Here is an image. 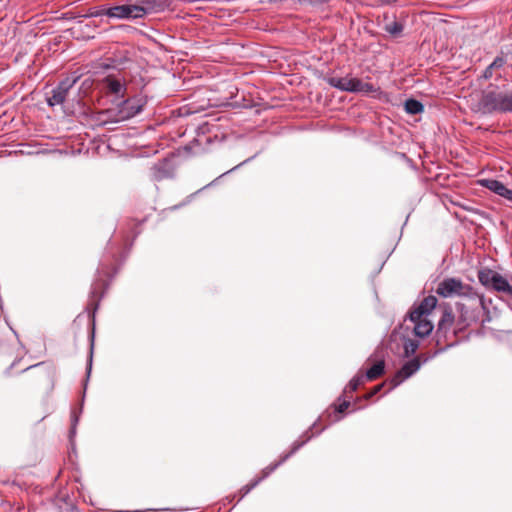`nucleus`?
<instances>
[{"instance_id":"f257e3e1","label":"nucleus","mask_w":512,"mask_h":512,"mask_svg":"<svg viewBox=\"0 0 512 512\" xmlns=\"http://www.w3.org/2000/svg\"><path fill=\"white\" fill-rule=\"evenodd\" d=\"M116 250L115 244L110 240L100 260L96 272V279L91 286L90 301L87 305V310L89 311L93 323L99 302L109 287V281L105 280L104 277L111 279L118 271V266L115 265V263L118 262Z\"/></svg>"},{"instance_id":"f03ea898","label":"nucleus","mask_w":512,"mask_h":512,"mask_svg":"<svg viewBox=\"0 0 512 512\" xmlns=\"http://www.w3.org/2000/svg\"><path fill=\"white\" fill-rule=\"evenodd\" d=\"M478 112L483 115L494 113H512V87L494 83L482 91L478 102Z\"/></svg>"},{"instance_id":"7ed1b4c3","label":"nucleus","mask_w":512,"mask_h":512,"mask_svg":"<svg viewBox=\"0 0 512 512\" xmlns=\"http://www.w3.org/2000/svg\"><path fill=\"white\" fill-rule=\"evenodd\" d=\"M436 293L443 298H464L470 302H475L478 306H482L483 309H486L485 297L483 295H479L471 285L463 283L459 278H444L438 283Z\"/></svg>"},{"instance_id":"20e7f679","label":"nucleus","mask_w":512,"mask_h":512,"mask_svg":"<svg viewBox=\"0 0 512 512\" xmlns=\"http://www.w3.org/2000/svg\"><path fill=\"white\" fill-rule=\"evenodd\" d=\"M115 107L102 111L99 114V120L106 122H121L135 117L139 114L145 105V100L141 97H131L127 99H119L114 102Z\"/></svg>"},{"instance_id":"39448f33","label":"nucleus","mask_w":512,"mask_h":512,"mask_svg":"<svg viewBox=\"0 0 512 512\" xmlns=\"http://www.w3.org/2000/svg\"><path fill=\"white\" fill-rule=\"evenodd\" d=\"M420 346L418 339L410 338L408 334L399 333L395 329L389 338L388 349L400 358H410Z\"/></svg>"},{"instance_id":"423d86ee","label":"nucleus","mask_w":512,"mask_h":512,"mask_svg":"<svg viewBox=\"0 0 512 512\" xmlns=\"http://www.w3.org/2000/svg\"><path fill=\"white\" fill-rule=\"evenodd\" d=\"M456 309L459 314L456 321L459 330H462L473 322H477L481 311L486 314L485 318L482 319V322L491 321L488 308L486 307V309H483L482 306H478L475 302H471L470 305L458 302L456 303Z\"/></svg>"},{"instance_id":"0eeeda50","label":"nucleus","mask_w":512,"mask_h":512,"mask_svg":"<svg viewBox=\"0 0 512 512\" xmlns=\"http://www.w3.org/2000/svg\"><path fill=\"white\" fill-rule=\"evenodd\" d=\"M478 280L486 288L505 293L512 297V286L508 280L498 272L484 268L478 271Z\"/></svg>"},{"instance_id":"6e6552de","label":"nucleus","mask_w":512,"mask_h":512,"mask_svg":"<svg viewBox=\"0 0 512 512\" xmlns=\"http://www.w3.org/2000/svg\"><path fill=\"white\" fill-rule=\"evenodd\" d=\"M316 426V422L312 424V426L307 430L305 431L301 437L296 440L293 444H292V447H291V450L282 455L279 459V461L273 463V464H270L268 465L267 467H265L263 470H262V475L260 477H258L257 479H261V482L266 479L272 472H274L280 465H282L284 462H286L292 455H294L301 447H303L308 441H310L313 437H314V434L311 433L310 434V431Z\"/></svg>"},{"instance_id":"1a4fd4ad","label":"nucleus","mask_w":512,"mask_h":512,"mask_svg":"<svg viewBox=\"0 0 512 512\" xmlns=\"http://www.w3.org/2000/svg\"><path fill=\"white\" fill-rule=\"evenodd\" d=\"M316 426V422L312 424V426L307 430L305 431L301 437L296 440L293 444H292V447H291V450L282 455L279 459V461L273 463V464H270L268 465L267 467H265L263 470H262V475L260 477H258L257 479H261V482L266 479L272 472H274L280 465H282L284 462H286L292 455H294L301 447H303L308 441H310L313 437H314V434L311 433L310 434V431Z\"/></svg>"},{"instance_id":"9d476101","label":"nucleus","mask_w":512,"mask_h":512,"mask_svg":"<svg viewBox=\"0 0 512 512\" xmlns=\"http://www.w3.org/2000/svg\"><path fill=\"white\" fill-rule=\"evenodd\" d=\"M80 76H68L61 80L56 87L51 90L50 95H47L46 101L48 106L54 107L64 103L69 91L78 82Z\"/></svg>"},{"instance_id":"9b49d317","label":"nucleus","mask_w":512,"mask_h":512,"mask_svg":"<svg viewBox=\"0 0 512 512\" xmlns=\"http://www.w3.org/2000/svg\"><path fill=\"white\" fill-rule=\"evenodd\" d=\"M437 298L433 295L425 297L420 304L411 309L404 319V323L399 326L400 329L410 330V327L406 324L407 320H418L428 315L437 305Z\"/></svg>"},{"instance_id":"f8f14e48","label":"nucleus","mask_w":512,"mask_h":512,"mask_svg":"<svg viewBox=\"0 0 512 512\" xmlns=\"http://www.w3.org/2000/svg\"><path fill=\"white\" fill-rule=\"evenodd\" d=\"M140 11L143 10L136 4L117 5L107 8L106 16L117 20H134L141 18Z\"/></svg>"},{"instance_id":"ddd939ff","label":"nucleus","mask_w":512,"mask_h":512,"mask_svg":"<svg viewBox=\"0 0 512 512\" xmlns=\"http://www.w3.org/2000/svg\"><path fill=\"white\" fill-rule=\"evenodd\" d=\"M93 341H94V330H92V333H91V349H90V354H89L87 368H86V376H87V378H86V381L84 383V391L86 390L88 379L90 377L91 370H92ZM84 397H85V393L83 394L82 402H81L79 411L73 409L72 412H71V428H70V431H69V439H70V443L71 444H73V438L75 437V435L77 433V424H78L79 419H80V414L82 413Z\"/></svg>"},{"instance_id":"4468645a","label":"nucleus","mask_w":512,"mask_h":512,"mask_svg":"<svg viewBox=\"0 0 512 512\" xmlns=\"http://www.w3.org/2000/svg\"><path fill=\"white\" fill-rule=\"evenodd\" d=\"M421 368V362L414 357L406 361L391 378V389L399 386L403 381L413 376Z\"/></svg>"},{"instance_id":"2eb2a0df","label":"nucleus","mask_w":512,"mask_h":512,"mask_svg":"<svg viewBox=\"0 0 512 512\" xmlns=\"http://www.w3.org/2000/svg\"><path fill=\"white\" fill-rule=\"evenodd\" d=\"M455 322V316L450 307H446L443 310L442 316L439 319L437 329L435 332V337L437 338V344L440 343L442 338H445L447 333L450 331V328Z\"/></svg>"},{"instance_id":"dca6fc26","label":"nucleus","mask_w":512,"mask_h":512,"mask_svg":"<svg viewBox=\"0 0 512 512\" xmlns=\"http://www.w3.org/2000/svg\"><path fill=\"white\" fill-rule=\"evenodd\" d=\"M103 87L106 89V91L109 94H112L115 96L114 102L118 101L119 99L124 98L126 93V86L125 84L119 79L114 76H106L103 79Z\"/></svg>"},{"instance_id":"f3484780","label":"nucleus","mask_w":512,"mask_h":512,"mask_svg":"<svg viewBox=\"0 0 512 512\" xmlns=\"http://www.w3.org/2000/svg\"><path fill=\"white\" fill-rule=\"evenodd\" d=\"M135 4L143 10L140 11L141 18L146 14L162 12L168 7L167 0H136Z\"/></svg>"},{"instance_id":"a211bd4d","label":"nucleus","mask_w":512,"mask_h":512,"mask_svg":"<svg viewBox=\"0 0 512 512\" xmlns=\"http://www.w3.org/2000/svg\"><path fill=\"white\" fill-rule=\"evenodd\" d=\"M481 186L512 202V190L496 179H482Z\"/></svg>"},{"instance_id":"6ab92c4d","label":"nucleus","mask_w":512,"mask_h":512,"mask_svg":"<svg viewBox=\"0 0 512 512\" xmlns=\"http://www.w3.org/2000/svg\"><path fill=\"white\" fill-rule=\"evenodd\" d=\"M327 83L338 90L357 93V78L329 77Z\"/></svg>"},{"instance_id":"aec40b11","label":"nucleus","mask_w":512,"mask_h":512,"mask_svg":"<svg viewBox=\"0 0 512 512\" xmlns=\"http://www.w3.org/2000/svg\"><path fill=\"white\" fill-rule=\"evenodd\" d=\"M507 63V58L503 52L498 54L494 60L483 70L479 79L489 80L494 76L496 70L502 69Z\"/></svg>"},{"instance_id":"412c9836","label":"nucleus","mask_w":512,"mask_h":512,"mask_svg":"<svg viewBox=\"0 0 512 512\" xmlns=\"http://www.w3.org/2000/svg\"><path fill=\"white\" fill-rule=\"evenodd\" d=\"M413 327L411 328L412 333L414 336L419 338H424L428 336L434 328V325L431 321L427 320L425 317H422L418 320H409Z\"/></svg>"},{"instance_id":"4be33fe9","label":"nucleus","mask_w":512,"mask_h":512,"mask_svg":"<svg viewBox=\"0 0 512 512\" xmlns=\"http://www.w3.org/2000/svg\"><path fill=\"white\" fill-rule=\"evenodd\" d=\"M172 176V170L169 167L168 161L164 160L154 165L153 167V178L157 181H160L165 178H170Z\"/></svg>"},{"instance_id":"5701e85b","label":"nucleus","mask_w":512,"mask_h":512,"mask_svg":"<svg viewBox=\"0 0 512 512\" xmlns=\"http://www.w3.org/2000/svg\"><path fill=\"white\" fill-rule=\"evenodd\" d=\"M385 372V362L383 359L375 362L365 373L364 378L367 380H375Z\"/></svg>"},{"instance_id":"b1692460","label":"nucleus","mask_w":512,"mask_h":512,"mask_svg":"<svg viewBox=\"0 0 512 512\" xmlns=\"http://www.w3.org/2000/svg\"><path fill=\"white\" fill-rule=\"evenodd\" d=\"M404 109L410 115H417L424 110V105L417 99L409 98L404 103Z\"/></svg>"},{"instance_id":"393cba45","label":"nucleus","mask_w":512,"mask_h":512,"mask_svg":"<svg viewBox=\"0 0 512 512\" xmlns=\"http://www.w3.org/2000/svg\"><path fill=\"white\" fill-rule=\"evenodd\" d=\"M356 87H357V93H363L366 95L375 93L379 90V88H376L373 84L368 83V82H363L362 80H360L358 78H357Z\"/></svg>"},{"instance_id":"a878e982","label":"nucleus","mask_w":512,"mask_h":512,"mask_svg":"<svg viewBox=\"0 0 512 512\" xmlns=\"http://www.w3.org/2000/svg\"><path fill=\"white\" fill-rule=\"evenodd\" d=\"M384 30L392 36H400L404 30V26L398 21H393L392 23L386 24Z\"/></svg>"},{"instance_id":"bb28decb","label":"nucleus","mask_w":512,"mask_h":512,"mask_svg":"<svg viewBox=\"0 0 512 512\" xmlns=\"http://www.w3.org/2000/svg\"><path fill=\"white\" fill-rule=\"evenodd\" d=\"M258 154H259V152H257V153H256V154H254L253 156H251V157L247 158L246 160L242 161L241 163H239L238 165L234 166V167H233V168H231L230 170H228V171L224 172V173H223V174H221L218 178H216L215 180H213L212 182H210L209 184H207L206 186H204V187L202 188V190H203V189H205V188H207V187H210V186L214 185V184H215V182H216L219 178H221V177H223V176H225V175H227V174H229V173H231V172H233V171L237 170V169H238V168H240L241 166H243V165H245V164L249 163L250 161H252L253 159H255V158L258 156ZM199 191H201V189H200Z\"/></svg>"},{"instance_id":"cd10ccee","label":"nucleus","mask_w":512,"mask_h":512,"mask_svg":"<svg viewBox=\"0 0 512 512\" xmlns=\"http://www.w3.org/2000/svg\"><path fill=\"white\" fill-rule=\"evenodd\" d=\"M261 479H254L249 484L243 486L239 491L238 502L242 500L252 489H254L259 483Z\"/></svg>"},{"instance_id":"c85d7f7f","label":"nucleus","mask_w":512,"mask_h":512,"mask_svg":"<svg viewBox=\"0 0 512 512\" xmlns=\"http://www.w3.org/2000/svg\"><path fill=\"white\" fill-rule=\"evenodd\" d=\"M445 349L441 348L431 354L429 353H420L418 355H416L414 358L415 359H418L420 362H421V366L425 363H427L428 361H430L431 359H433L436 355H438L440 352H443Z\"/></svg>"},{"instance_id":"c756f323","label":"nucleus","mask_w":512,"mask_h":512,"mask_svg":"<svg viewBox=\"0 0 512 512\" xmlns=\"http://www.w3.org/2000/svg\"><path fill=\"white\" fill-rule=\"evenodd\" d=\"M364 380L363 375H356L354 376L346 386V390H349L350 392H354L358 389L359 385L362 384Z\"/></svg>"},{"instance_id":"7c9ffc66","label":"nucleus","mask_w":512,"mask_h":512,"mask_svg":"<svg viewBox=\"0 0 512 512\" xmlns=\"http://www.w3.org/2000/svg\"><path fill=\"white\" fill-rule=\"evenodd\" d=\"M349 406H350V402L349 401H343L341 404H339L336 407V412L343 413L346 409H348Z\"/></svg>"},{"instance_id":"2f4dec72","label":"nucleus","mask_w":512,"mask_h":512,"mask_svg":"<svg viewBox=\"0 0 512 512\" xmlns=\"http://www.w3.org/2000/svg\"><path fill=\"white\" fill-rule=\"evenodd\" d=\"M106 10H107V8H101L99 10L91 12L90 16H92V17L106 16Z\"/></svg>"},{"instance_id":"473e14b6","label":"nucleus","mask_w":512,"mask_h":512,"mask_svg":"<svg viewBox=\"0 0 512 512\" xmlns=\"http://www.w3.org/2000/svg\"><path fill=\"white\" fill-rule=\"evenodd\" d=\"M381 3L384 5H393L396 3V0H381Z\"/></svg>"},{"instance_id":"72a5a7b5","label":"nucleus","mask_w":512,"mask_h":512,"mask_svg":"<svg viewBox=\"0 0 512 512\" xmlns=\"http://www.w3.org/2000/svg\"><path fill=\"white\" fill-rule=\"evenodd\" d=\"M382 386H383V385H378V386H376V387L374 388V391L372 392V395H375L376 393H378V392L381 390Z\"/></svg>"},{"instance_id":"f704fd0d","label":"nucleus","mask_w":512,"mask_h":512,"mask_svg":"<svg viewBox=\"0 0 512 512\" xmlns=\"http://www.w3.org/2000/svg\"><path fill=\"white\" fill-rule=\"evenodd\" d=\"M120 257H121L122 261H124L126 259V256L124 254L121 255Z\"/></svg>"},{"instance_id":"c9c22d12","label":"nucleus","mask_w":512,"mask_h":512,"mask_svg":"<svg viewBox=\"0 0 512 512\" xmlns=\"http://www.w3.org/2000/svg\"><path fill=\"white\" fill-rule=\"evenodd\" d=\"M324 430V428H322L320 431H318L316 434H321V432Z\"/></svg>"},{"instance_id":"e433bc0d","label":"nucleus","mask_w":512,"mask_h":512,"mask_svg":"<svg viewBox=\"0 0 512 512\" xmlns=\"http://www.w3.org/2000/svg\"><path fill=\"white\" fill-rule=\"evenodd\" d=\"M117 512H131V511H122V510H121V511H117Z\"/></svg>"}]
</instances>
